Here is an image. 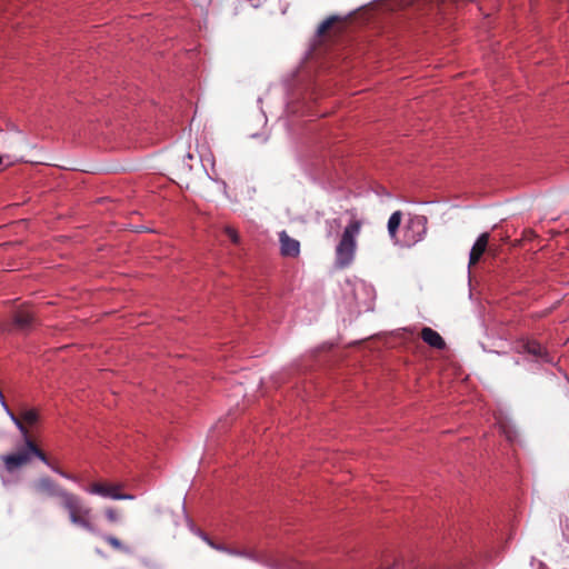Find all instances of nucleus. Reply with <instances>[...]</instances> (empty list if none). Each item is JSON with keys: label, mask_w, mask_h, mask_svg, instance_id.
Wrapping results in <instances>:
<instances>
[{"label": "nucleus", "mask_w": 569, "mask_h": 569, "mask_svg": "<svg viewBox=\"0 0 569 569\" xmlns=\"http://www.w3.org/2000/svg\"><path fill=\"white\" fill-rule=\"evenodd\" d=\"M348 213L351 219L336 247V266L339 268H346L352 262L357 249L356 238L362 228V221L352 211H348Z\"/></svg>", "instance_id": "obj_1"}, {"label": "nucleus", "mask_w": 569, "mask_h": 569, "mask_svg": "<svg viewBox=\"0 0 569 569\" xmlns=\"http://www.w3.org/2000/svg\"><path fill=\"white\" fill-rule=\"evenodd\" d=\"M60 506L68 512L72 525L78 526L89 532H94L92 522V509L78 495L68 491L61 500Z\"/></svg>", "instance_id": "obj_2"}, {"label": "nucleus", "mask_w": 569, "mask_h": 569, "mask_svg": "<svg viewBox=\"0 0 569 569\" xmlns=\"http://www.w3.org/2000/svg\"><path fill=\"white\" fill-rule=\"evenodd\" d=\"M33 491L42 497L57 498L60 501L68 493V490L62 488L58 482L48 476L40 477L32 483Z\"/></svg>", "instance_id": "obj_3"}, {"label": "nucleus", "mask_w": 569, "mask_h": 569, "mask_svg": "<svg viewBox=\"0 0 569 569\" xmlns=\"http://www.w3.org/2000/svg\"><path fill=\"white\" fill-rule=\"evenodd\" d=\"M121 488H122L121 485L106 483V482H93L90 485V487L87 490L91 495H98L103 498H111L114 500H131V499H133L132 495L121 493L120 492Z\"/></svg>", "instance_id": "obj_4"}, {"label": "nucleus", "mask_w": 569, "mask_h": 569, "mask_svg": "<svg viewBox=\"0 0 569 569\" xmlns=\"http://www.w3.org/2000/svg\"><path fill=\"white\" fill-rule=\"evenodd\" d=\"M427 217L415 216L409 219L406 227V242L408 246L415 244L421 241L427 232Z\"/></svg>", "instance_id": "obj_5"}, {"label": "nucleus", "mask_w": 569, "mask_h": 569, "mask_svg": "<svg viewBox=\"0 0 569 569\" xmlns=\"http://www.w3.org/2000/svg\"><path fill=\"white\" fill-rule=\"evenodd\" d=\"M12 321L19 330H29L37 321L34 311L29 306H21L12 315Z\"/></svg>", "instance_id": "obj_6"}, {"label": "nucleus", "mask_w": 569, "mask_h": 569, "mask_svg": "<svg viewBox=\"0 0 569 569\" xmlns=\"http://www.w3.org/2000/svg\"><path fill=\"white\" fill-rule=\"evenodd\" d=\"M489 233H481L476 242L473 243L470 254H469V267L475 266L479 262L482 254L486 252L488 242H489Z\"/></svg>", "instance_id": "obj_7"}, {"label": "nucleus", "mask_w": 569, "mask_h": 569, "mask_svg": "<svg viewBox=\"0 0 569 569\" xmlns=\"http://www.w3.org/2000/svg\"><path fill=\"white\" fill-rule=\"evenodd\" d=\"M279 240L281 244V254L286 257H297L300 252L298 240L288 236L286 231L280 232Z\"/></svg>", "instance_id": "obj_8"}, {"label": "nucleus", "mask_w": 569, "mask_h": 569, "mask_svg": "<svg viewBox=\"0 0 569 569\" xmlns=\"http://www.w3.org/2000/svg\"><path fill=\"white\" fill-rule=\"evenodd\" d=\"M519 352H527L533 356L536 359L549 361L546 349L536 340H526L520 343Z\"/></svg>", "instance_id": "obj_9"}, {"label": "nucleus", "mask_w": 569, "mask_h": 569, "mask_svg": "<svg viewBox=\"0 0 569 569\" xmlns=\"http://www.w3.org/2000/svg\"><path fill=\"white\" fill-rule=\"evenodd\" d=\"M420 337L427 345L435 349L443 350L446 348L443 338L436 330L429 327L422 328Z\"/></svg>", "instance_id": "obj_10"}, {"label": "nucleus", "mask_w": 569, "mask_h": 569, "mask_svg": "<svg viewBox=\"0 0 569 569\" xmlns=\"http://www.w3.org/2000/svg\"><path fill=\"white\" fill-rule=\"evenodd\" d=\"M401 219L402 212L397 210L390 216L388 220V233L395 243L398 242V230L401 223Z\"/></svg>", "instance_id": "obj_11"}, {"label": "nucleus", "mask_w": 569, "mask_h": 569, "mask_svg": "<svg viewBox=\"0 0 569 569\" xmlns=\"http://www.w3.org/2000/svg\"><path fill=\"white\" fill-rule=\"evenodd\" d=\"M23 426L27 428V425L28 426H33L38 422L39 420V413L36 409H27V410H23L20 415V417H18Z\"/></svg>", "instance_id": "obj_12"}, {"label": "nucleus", "mask_w": 569, "mask_h": 569, "mask_svg": "<svg viewBox=\"0 0 569 569\" xmlns=\"http://www.w3.org/2000/svg\"><path fill=\"white\" fill-rule=\"evenodd\" d=\"M339 21V17L337 16H331L329 18H327L325 21H322L318 29H317V33L318 36L322 37L325 36L332 27L335 23H337Z\"/></svg>", "instance_id": "obj_13"}, {"label": "nucleus", "mask_w": 569, "mask_h": 569, "mask_svg": "<svg viewBox=\"0 0 569 569\" xmlns=\"http://www.w3.org/2000/svg\"><path fill=\"white\" fill-rule=\"evenodd\" d=\"M104 541L116 550H124V546L122 545V542L113 536H106Z\"/></svg>", "instance_id": "obj_14"}, {"label": "nucleus", "mask_w": 569, "mask_h": 569, "mask_svg": "<svg viewBox=\"0 0 569 569\" xmlns=\"http://www.w3.org/2000/svg\"><path fill=\"white\" fill-rule=\"evenodd\" d=\"M223 230H224V233L230 238V240L234 244H238L240 242L239 233L234 228H232L230 226H226Z\"/></svg>", "instance_id": "obj_15"}, {"label": "nucleus", "mask_w": 569, "mask_h": 569, "mask_svg": "<svg viewBox=\"0 0 569 569\" xmlns=\"http://www.w3.org/2000/svg\"><path fill=\"white\" fill-rule=\"evenodd\" d=\"M104 516L110 522H117L119 520V513L114 508H106Z\"/></svg>", "instance_id": "obj_16"}, {"label": "nucleus", "mask_w": 569, "mask_h": 569, "mask_svg": "<svg viewBox=\"0 0 569 569\" xmlns=\"http://www.w3.org/2000/svg\"><path fill=\"white\" fill-rule=\"evenodd\" d=\"M204 540L208 542L209 546H211L212 548L217 549V550H220V551H228L227 548L220 546V545H216L213 541H211L209 538L204 537Z\"/></svg>", "instance_id": "obj_17"}, {"label": "nucleus", "mask_w": 569, "mask_h": 569, "mask_svg": "<svg viewBox=\"0 0 569 569\" xmlns=\"http://www.w3.org/2000/svg\"><path fill=\"white\" fill-rule=\"evenodd\" d=\"M406 568L405 561L401 558H397L393 561L392 568Z\"/></svg>", "instance_id": "obj_18"}, {"label": "nucleus", "mask_w": 569, "mask_h": 569, "mask_svg": "<svg viewBox=\"0 0 569 569\" xmlns=\"http://www.w3.org/2000/svg\"><path fill=\"white\" fill-rule=\"evenodd\" d=\"M416 568H417V566H416V565L410 563V569H416Z\"/></svg>", "instance_id": "obj_19"}, {"label": "nucleus", "mask_w": 569, "mask_h": 569, "mask_svg": "<svg viewBox=\"0 0 569 569\" xmlns=\"http://www.w3.org/2000/svg\"><path fill=\"white\" fill-rule=\"evenodd\" d=\"M333 222H335L337 226H339V224H340L338 219H335V220H333Z\"/></svg>", "instance_id": "obj_20"}, {"label": "nucleus", "mask_w": 569, "mask_h": 569, "mask_svg": "<svg viewBox=\"0 0 569 569\" xmlns=\"http://www.w3.org/2000/svg\"><path fill=\"white\" fill-rule=\"evenodd\" d=\"M229 552L232 553V555H236V556L240 555L239 552H232V551H229Z\"/></svg>", "instance_id": "obj_21"}, {"label": "nucleus", "mask_w": 569, "mask_h": 569, "mask_svg": "<svg viewBox=\"0 0 569 569\" xmlns=\"http://www.w3.org/2000/svg\"><path fill=\"white\" fill-rule=\"evenodd\" d=\"M387 569H392V568L388 567Z\"/></svg>", "instance_id": "obj_22"}]
</instances>
